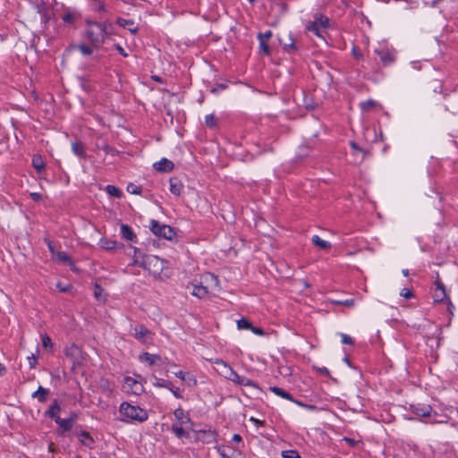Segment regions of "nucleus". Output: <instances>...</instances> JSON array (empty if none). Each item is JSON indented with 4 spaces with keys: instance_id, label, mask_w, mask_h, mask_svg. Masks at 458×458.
<instances>
[{
    "instance_id": "41",
    "label": "nucleus",
    "mask_w": 458,
    "mask_h": 458,
    "mask_svg": "<svg viewBox=\"0 0 458 458\" xmlns=\"http://www.w3.org/2000/svg\"><path fill=\"white\" fill-rule=\"evenodd\" d=\"M283 458H301L298 452L294 450H287L282 453Z\"/></svg>"
},
{
    "instance_id": "12",
    "label": "nucleus",
    "mask_w": 458,
    "mask_h": 458,
    "mask_svg": "<svg viewBox=\"0 0 458 458\" xmlns=\"http://www.w3.org/2000/svg\"><path fill=\"white\" fill-rule=\"evenodd\" d=\"M133 335L135 338L146 343L151 338L152 333L143 326H137L133 329Z\"/></svg>"
},
{
    "instance_id": "52",
    "label": "nucleus",
    "mask_w": 458,
    "mask_h": 458,
    "mask_svg": "<svg viewBox=\"0 0 458 458\" xmlns=\"http://www.w3.org/2000/svg\"><path fill=\"white\" fill-rule=\"evenodd\" d=\"M102 149L106 153V154H111V155H114L115 154V150L111 148L110 146H108L107 144H104L102 146Z\"/></svg>"
},
{
    "instance_id": "15",
    "label": "nucleus",
    "mask_w": 458,
    "mask_h": 458,
    "mask_svg": "<svg viewBox=\"0 0 458 458\" xmlns=\"http://www.w3.org/2000/svg\"><path fill=\"white\" fill-rule=\"evenodd\" d=\"M385 65L390 64L394 61L393 53L388 49L376 50Z\"/></svg>"
},
{
    "instance_id": "53",
    "label": "nucleus",
    "mask_w": 458,
    "mask_h": 458,
    "mask_svg": "<svg viewBox=\"0 0 458 458\" xmlns=\"http://www.w3.org/2000/svg\"><path fill=\"white\" fill-rule=\"evenodd\" d=\"M46 242H47V247H48V250H49V251L51 252L52 257H53V256H54V253H56V252H57V250H55V246H54V243H53L51 241H49V240H46Z\"/></svg>"
},
{
    "instance_id": "9",
    "label": "nucleus",
    "mask_w": 458,
    "mask_h": 458,
    "mask_svg": "<svg viewBox=\"0 0 458 458\" xmlns=\"http://www.w3.org/2000/svg\"><path fill=\"white\" fill-rule=\"evenodd\" d=\"M435 284H436V290H435V293L433 295L435 301L440 302V301H446L448 302V309L450 310L453 305H452L450 299L447 297V294L445 293V288L443 283L437 279V280H436Z\"/></svg>"
},
{
    "instance_id": "37",
    "label": "nucleus",
    "mask_w": 458,
    "mask_h": 458,
    "mask_svg": "<svg viewBox=\"0 0 458 458\" xmlns=\"http://www.w3.org/2000/svg\"><path fill=\"white\" fill-rule=\"evenodd\" d=\"M432 409L430 406L423 407V408H417L415 410V413L419 416L422 417H428L430 415Z\"/></svg>"
},
{
    "instance_id": "56",
    "label": "nucleus",
    "mask_w": 458,
    "mask_h": 458,
    "mask_svg": "<svg viewBox=\"0 0 458 458\" xmlns=\"http://www.w3.org/2000/svg\"><path fill=\"white\" fill-rule=\"evenodd\" d=\"M352 54H353L354 57L357 58V59H361L362 58L361 52L359 49L355 48V47L352 48Z\"/></svg>"
},
{
    "instance_id": "19",
    "label": "nucleus",
    "mask_w": 458,
    "mask_h": 458,
    "mask_svg": "<svg viewBox=\"0 0 458 458\" xmlns=\"http://www.w3.org/2000/svg\"><path fill=\"white\" fill-rule=\"evenodd\" d=\"M183 185L180 180L177 178H172L170 180V191L175 195L179 196L182 193Z\"/></svg>"
},
{
    "instance_id": "43",
    "label": "nucleus",
    "mask_w": 458,
    "mask_h": 458,
    "mask_svg": "<svg viewBox=\"0 0 458 458\" xmlns=\"http://www.w3.org/2000/svg\"><path fill=\"white\" fill-rule=\"evenodd\" d=\"M205 123L208 127L216 126V117L214 114H208L206 116Z\"/></svg>"
},
{
    "instance_id": "5",
    "label": "nucleus",
    "mask_w": 458,
    "mask_h": 458,
    "mask_svg": "<svg viewBox=\"0 0 458 458\" xmlns=\"http://www.w3.org/2000/svg\"><path fill=\"white\" fill-rule=\"evenodd\" d=\"M120 413L125 418V420H136L143 422L148 419V413L145 410L131 405L128 403H123L120 405Z\"/></svg>"
},
{
    "instance_id": "21",
    "label": "nucleus",
    "mask_w": 458,
    "mask_h": 458,
    "mask_svg": "<svg viewBox=\"0 0 458 458\" xmlns=\"http://www.w3.org/2000/svg\"><path fill=\"white\" fill-rule=\"evenodd\" d=\"M49 395V390L39 386L38 389L32 394V397L38 399L41 403H45Z\"/></svg>"
},
{
    "instance_id": "40",
    "label": "nucleus",
    "mask_w": 458,
    "mask_h": 458,
    "mask_svg": "<svg viewBox=\"0 0 458 458\" xmlns=\"http://www.w3.org/2000/svg\"><path fill=\"white\" fill-rule=\"evenodd\" d=\"M259 50L265 55H269L270 50L267 40L259 39Z\"/></svg>"
},
{
    "instance_id": "24",
    "label": "nucleus",
    "mask_w": 458,
    "mask_h": 458,
    "mask_svg": "<svg viewBox=\"0 0 458 458\" xmlns=\"http://www.w3.org/2000/svg\"><path fill=\"white\" fill-rule=\"evenodd\" d=\"M312 243L321 250H328L331 247L328 242L321 239L318 235L312 237Z\"/></svg>"
},
{
    "instance_id": "38",
    "label": "nucleus",
    "mask_w": 458,
    "mask_h": 458,
    "mask_svg": "<svg viewBox=\"0 0 458 458\" xmlns=\"http://www.w3.org/2000/svg\"><path fill=\"white\" fill-rule=\"evenodd\" d=\"M214 363L216 365V370L218 372L219 375H221V371L225 370L226 369V367L228 366V364L226 362H225L224 360H222L220 359H216L214 361Z\"/></svg>"
},
{
    "instance_id": "62",
    "label": "nucleus",
    "mask_w": 458,
    "mask_h": 458,
    "mask_svg": "<svg viewBox=\"0 0 458 458\" xmlns=\"http://www.w3.org/2000/svg\"><path fill=\"white\" fill-rule=\"evenodd\" d=\"M116 48L123 56H127V54L124 52L123 47H121L120 46H117Z\"/></svg>"
},
{
    "instance_id": "31",
    "label": "nucleus",
    "mask_w": 458,
    "mask_h": 458,
    "mask_svg": "<svg viewBox=\"0 0 458 458\" xmlns=\"http://www.w3.org/2000/svg\"><path fill=\"white\" fill-rule=\"evenodd\" d=\"M377 106V103L372 99L360 103V108L363 112H369Z\"/></svg>"
},
{
    "instance_id": "60",
    "label": "nucleus",
    "mask_w": 458,
    "mask_h": 458,
    "mask_svg": "<svg viewBox=\"0 0 458 458\" xmlns=\"http://www.w3.org/2000/svg\"><path fill=\"white\" fill-rule=\"evenodd\" d=\"M173 393V394L176 397V398H182V395L180 394V393L177 391V390H174L173 388L170 389Z\"/></svg>"
},
{
    "instance_id": "26",
    "label": "nucleus",
    "mask_w": 458,
    "mask_h": 458,
    "mask_svg": "<svg viewBox=\"0 0 458 458\" xmlns=\"http://www.w3.org/2000/svg\"><path fill=\"white\" fill-rule=\"evenodd\" d=\"M72 149L75 155H77L82 158L85 157V149H84V146L81 142H79V141L72 142Z\"/></svg>"
},
{
    "instance_id": "35",
    "label": "nucleus",
    "mask_w": 458,
    "mask_h": 458,
    "mask_svg": "<svg viewBox=\"0 0 458 458\" xmlns=\"http://www.w3.org/2000/svg\"><path fill=\"white\" fill-rule=\"evenodd\" d=\"M103 293H104V290L98 284H96L95 288H94L95 298L100 301H104L106 299H105Z\"/></svg>"
},
{
    "instance_id": "11",
    "label": "nucleus",
    "mask_w": 458,
    "mask_h": 458,
    "mask_svg": "<svg viewBox=\"0 0 458 458\" xmlns=\"http://www.w3.org/2000/svg\"><path fill=\"white\" fill-rule=\"evenodd\" d=\"M52 260L55 263L66 264L72 269H75L74 263L72 262L71 257L64 251H57L56 253H54Z\"/></svg>"
},
{
    "instance_id": "4",
    "label": "nucleus",
    "mask_w": 458,
    "mask_h": 458,
    "mask_svg": "<svg viewBox=\"0 0 458 458\" xmlns=\"http://www.w3.org/2000/svg\"><path fill=\"white\" fill-rule=\"evenodd\" d=\"M86 35L94 49H98L105 41L106 29L98 22H89Z\"/></svg>"
},
{
    "instance_id": "17",
    "label": "nucleus",
    "mask_w": 458,
    "mask_h": 458,
    "mask_svg": "<svg viewBox=\"0 0 458 458\" xmlns=\"http://www.w3.org/2000/svg\"><path fill=\"white\" fill-rule=\"evenodd\" d=\"M117 23L125 29H127L129 31H131L132 34L137 33L139 28L131 20H125L119 18L117 19Z\"/></svg>"
},
{
    "instance_id": "59",
    "label": "nucleus",
    "mask_w": 458,
    "mask_h": 458,
    "mask_svg": "<svg viewBox=\"0 0 458 458\" xmlns=\"http://www.w3.org/2000/svg\"><path fill=\"white\" fill-rule=\"evenodd\" d=\"M250 420H251V421H253V422H254L255 424H257V425H261V426H262V425L264 424V422H263V421H261V420H258V419H255V418H253V417H251V418H250Z\"/></svg>"
},
{
    "instance_id": "23",
    "label": "nucleus",
    "mask_w": 458,
    "mask_h": 458,
    "mask_svg": "<svg viewBox=\"0 0 458 458\" xmlns=\"http://www.w3.org/2000/svg\"><path fill=\"white\" fill-rule=\"evenodd\" d=\"M140 360L148 362L149 365H154L157 360H160L161 358L157 354L144 352L140 356Z\"/></svg>"
},
{
    "instance_id": "8",
    "label": "nucleus",
    "mask_w": 458,
    "mask_h": 458,
    "mask_svg": "<svg viewBox=\"0 0 458 458\" xmlns=\"http://www.w3.org/2000/svg\"><path fill=\"white\" fill-rule=\"evenodd\" d=\"M150 229L154 234L166 240H173L175 237L174 230L166 225H160L157 221L152 220Z\"/></svg>"
},
{
    "instance_id": "58",
    "label": "nucleus",
    "mask_w": 458,
    "mask_h": 458,
    "mask_svg": "<svg viewBox=\"0 0 458 458\" xmlns=\"http://www.w3.org/2000/svg\"><path fill=\"white\" fill-rule=\"evenodd\" d=\"M233 440L234 442L240 443L242 441V437L238 434L233 435Z\"/></svg>"
},
{
    "instance_id": "22",
    "label": "nucleus",
    "mask_w": 458,
    "mask_h": 458,
    "mask_svg": "<svg viewBox=\"0 0 458 458\" xmlns=\"http://www.w3.org/2000/svg\"><path fill=\"white\" fill-rule=\"evenodd\" d=\"M121 244H119L116 241L109 240L106 238H102L100 240L101 248L106 250H113L117 249Z\"/></svg>"
},
{
    "instance_id": "34",
    "label": "nucleus",
    "mask_w": 458,
    "mask_h": 458,
    "mask_svg": "<svg viewBox=\"0 0 458 458\" xmlns=\"http://www.w3.org/2000/svg\"><path fill=\"white\" fill-rule=\"evenodd\" d=\"M352 148L353 149L354 154L360 153L361 154V160H364V158L369 155V151L362 149L360 148L354 141H351L350 143Z\"/></svg>"
},
{
    "instance_id": "39",
    "label": "nucleus",
    "mask_w": 458,
    "mask_h": 458,
    "mask_svg": "<svg viewBox=\"0 0 458 458\" xmlns=\"http://www.w3.org/2000/svg\"><path fill=\"white\" fill-rule=\"evenodd\" d=\"M239 329H250L251 324L246 318H241L237 321Z\"/></svg>"
},
{
    "instance_id": "30",
    "label": "nucleus",
    "mask_w": 458,
    "mask_h": 458,
    "mask_svg": "<svg viewBox=\"0 0 458 458\" xmlns=\"http://www.w3.org/2000/svg\"><path fill=\"white\" fill-rule=\"evenodd\" d=\"M79 440L86 446H90L94 442L93 438L86 431H82L79 434Z\"/></svg>"
},
{
    "instance_id": "44",
    "label": "nucleus",
    "mask_w": 458,
    "mask_h": 458,
    "mask_svg": "<svg viewBox=\"0 0 458 458\" xmlns=\"http://www.w3.org/2000/svg\"><path fill=\"white\" fill-rule=\"evenodd\" d=\"M400 295L402 297H403L404 299H411L413 297V293H412L411 290H410L408 288L402 289V291L400 292Z\"/></svg>"
},
{
    "instance_id": "13",
    "label": "nucleus",
    "mask_w": 458,
    "mask_h": 458,
    "mask_svg": "<svg viewBox=\"0 0 458 458\" xmlns=\"http://www.w3.org/2000/svg\"><path fill=\"white\" fill-rule=\"evenodd\" d=\"M174 414L180 425H190V428H192L193 423L191 422L188 412L184 411L181 408H178L174 411Z\"/></svg>"
},
{
    "instance_id": "36",
    "label": "nucleus",
    "mask_w": 458,
    "mask_h": 458,
    "mask_svg": "<svg viewBox=\"0 0 458 458\" xmlns=\"http://www.w3.org/2000/svg\"><path fill=\"white\" fill-rule=\"evenodd\" d=\"M172 430L173 432L178 437H185L187 436L186 434V431L185 429L182 428V425L178 426V425H173L172 426Z\"/></svg>"
},
{
    "instance_id": "48",
    "label": "nucleus",
    "mask_w": 458,
    "mask_h": 458,
    "mask_svg": "<svg viewBox=\"0 0 458 458\" xmlns=\"http://www.w3.org/2000/svg\"><path fill=\"white\" fill-rule=\"evenodd\" d=\"M272 37V32L270 30L266 31L265 33H259L258 35L259 39H263L268 41Z\"/></svg>"
},
{
    "instance_id": "7",
    "label": "nucleus",
    "mask_w": 458,
    "mask_h": 458,
    "mask_svg": "<svg viewBox=\"0 0 458 458\" xmlns=\"http://www.w3.org/2000/svg\"><path fill=\"white\" fill-rule=\"evenodd\" d=\"M65 355L72 362V369L80 368L86 360V354L76 344H72L65 349Z\"/></svg>"
},
{
    "instance_id": "18",
    "label": "nucleus",
    "mask_w": 458,
    "mask_h": 458,
    "mask_svg": "<svg viewBox=\"0 0 458 458\" xmlns=\"http://www.w3.org/2000/svg\"><path fill=\"white\" fill-rule=\"evenodd\" d=\"M76 415L72 414L69 419H61L60 417L55 418V422L62 428L64 430H70L72 427L73 420H75Z\"/></svg>"
},
{
    "instance_id": "47",
    "label": "nucleus",
    "mask_w": 458,
    "mask_h": 458,
    "mask_svg": "<svg viewBox=\"0 0 458 458\" xmlns=\"http://www.w3.org/2000/svg\"><path fill=\"white\" fill-rule=\"evenodd\" d=\"M63 21L65 23H72L74 21V15L71 13H66L63 15Z\"/></svg>"
},
{
    "instance_id": "50",
    "label": "nucleus",
    "mask_w": 458,
    "mask_h": 458,
    "mask_svg": "<svg viewBox=\"0 0 458 458\" xmlns=\"http://www.w3.org/2000/svg\"><path fill=\"white\" fill-rule=\"evenodd\" d=\"M341 338H342V343L344 344H353V340L351 336L345 335V334H342L341 335Z\"/></svg>"
},
{
    "instance_id": "61",
    "label": "nucleus",
    "mask_w": 458,
    "mask_h": 458,
    "mask_svg": "<svg viewBox=\"0 0 458 458\" xmlns=\"http://www.w3.org/2000/svg\"><path fill=\"white\" fill-rule=\"evenodd\" d=\"M344 441H346L350 445H355V441L353 439H352V438L345 437Z\"/></svg>"
},
{
    "instance_id": "63",
    "label": "nucleus",
    "mask_w": 458,
    "mask_h": 458,
    "mask_svg": "<svg viewBox=\"0 0 458 458\" xmlns=\"http://www.w3.org/2000/svg\"><path fill=\"white\" fill-rule=\"evenodd\" d=\"M188 379L190 381H192L193 385L197 384V380H196V378L193 376L188 377Z\"/></svg>"
},
{
    "instance_id": "25",
    "label": "nucleus",
    "mask_w": 458,
    "mask_h": 458,
    "mask_svg": "<svg viewBox=\"0 0 458 458\" xmlns=\"http://www.w3.org/2000/svg\"><path fill=\"white\" fill-rule=\"evenodd\" d=\"M269 390H270L271 392H273L275 394H276V395H278V396H280V397H282V398H284V399H287V400H290V401L294 402V400H293V398L292 397V395H291L289 393L285 392V391H284V389H282V388H279V387H277V386H270V387H269Z\"/></svg>"
},
{
    "instance_id": "46",
    "label": "nucleus",
    "mask_w": 458,
    "mask_h": 458,
    "mask_svg": "<svg viewBox=\"0 0 458 458\" xmlns=\"http://www.w3.org/2000/svg\"><path fill=\"white\" fill-rule=\"evenodd\" d=\"M155 386H157L158 387H165L168 389H172V386H173V385L170 381H165V380L158 381L155 384Z\"/></svg>"
},
{
    "instance_id": "10",
    "label": "nucleus",
    "mask_w": 458,
    "mask_h": 458,
    "mask_svg": "<svg viewBox=\"0 0 458 458\" xmlns=\"http://www.w3.org/2000/svg\"><path fill=\"white\" fill-rule=\"evenodd\" d=\"M124 387L127 389V391H130L137 395H140L144 391L143 385L131 377H124Z\"/></svg>"
},
{
    "instance_id": "14",
    "label": "nucleus",
    "mask_w": 458,
    "mask_h": 458,
    "mask_svg": "<svg viewBox=\"0 0 458 458\" xmlns=\"http://www.w3.org/2000/svg\"><path fill=\"white\" fill-rule=\"evenodd\" d=\"M156 170L163 173L171 172L174 169V163L167 158H162L154 164Z\"/></svg>"
},
{
    "instance_id": "57",
    "label": "nucleus",
    "mask_w": 458,
    "mask_h": 458,
    "mask_svg": "<svg viewBox=\"0 0 458 458\" xmlns=\"http://www.w3.org/2000/svg\"><path fill=\"white\" fill-rule=\"evenodd\" d=\"M175 375H176V377H178L182 380H185L186 379V373L183 372V371H179Z\"/></svg>"
},
{
    "instance_id": "29",
    "label": "nucleus",
    "mask_w": 458,
    "mask_h": 458,
    "mask_svg": "<svg viewBox=\"0 0 458 458\" xmlns=\"http://www.w3.org/2000/svg\"><path fill=\"white\" fill-rule=\"evenodd\" d=\"M61 411V408L57 403V401H54V403L50 405L49 410L47 411V415L55 420V418L58 417L57 413Z\"/></svg>"
},
{
    "instance_id": "42",
    "label": "nucleus",
    "mask_w": 458,
    "mask_h": 458,
    "mask_svg": "<svg viewBox=\"0 0 458 458\" xmlns=\"http://www.w3.org/2000/svg\"><path fill=\"white\" fill-rule=\"evenodd\" d=\"M332 303L334 304H341V305H344L346 307H353L355 302H354V300L352 299H350V300H344V301H337V300H334L331 301Z\"/></svg>"
},
{
    "instance_id": "2",
    "label": "nucleus",
    "mask_w": 458,
    "mask_h": 458,
    "mask_svg": "<svg viewBox=\"0 0 458 458\" xmlns=\"http://www.w3.org/2000/svg\"><path fill=\"white\" fill-rule=\"evenodd\" d=\"M137 249L134 248V263L139 264L147 269L154 277L158 279H163L167 277L166 274H164V270L165 267V262L159 259L157 256H146L142 259V260L139 259L137 256Z\"/></svg>"
},
{
    "instance_id": "51",
    "label": "nucleus",
    "mask_w": 458,
    "mask_h": 458,
    "mask_svg": "<svg viewBox=\"0 0 458 458\" xmlns=\"http://www.w3.org/2000/svg\"><path fill=\"white\" fill-rule=\"evenodd\" d=\"M56 287L59 289L60 292L63 293L69 292L72 289L71 284L63 285L62 283H57Z\"/></svg>"
},
{
    "instance_id": "33",
    "label": "nucleus",
    "mask_w": 458,
    "mask_h": 458,
    "mask_svg": "<svg viewBox=\"0 0 458 458\" xmlns=\"http://www.w3.org/2000/svg\"><path fill=\"white\" fill-rule=\"evenodd\" d=\"M41 339H42V345L43 347L46 349V350H48L50 352L53 351V347H54V344L51 340V338L47 335H41Z\"/></svg>"
},
{
    "instance_id": "32",
    "label": "nucleus",
    "mask_w": 458,
    "mask_h": 458,
    "mask_svg": "<svg viewBox=\"0 0 458 458\" xmlns=\"http://www.w3.org/2000/svg\"><path fill=\"white\" fill-rule=\"evenodd\" d=\"M106 191L110 196L115 197L118 199L122 198V196H123L122 191L114 185H107Z\"/></svg>"
},
{
    "instance_id": "54",
    "label": "nucleus",
    "mask_w": 458,
    "mask_h": 458,
    "mask_svg": "<svg viewBox=\"0 0 458 458\" xmlns=\"http://www.w3.org/2000/svg\"><path fill=\"white\" fill-rule=\"evenodd\" d=\"M250 330H251L254 334H256V335H265V332H264V331H263V329H261L260 327H252V326H251Z\"/></svg>"
},
{
    "instance_id": "20",
    "label": "nucleus",
    "mask_w": 458,
    "mask_h": 458,
    "mask_svg": "<svg viewBox=\"0 0 458 458\" xmlns=\"http://www.w3.org/2000/svg\"><path fill=\"white\" fill-rule=\"evenodd\" d=\"M98 387L101 389L102 393L106 396H110L113 393V388L106 378H100L98 381Z\"/></svg>"
},
{
    "instance_id": "28",
    "label": "nucleus",
    "mask_w": 458,
    "mask_h": 458,
    "mask_svg": "<svg viewBox=\"0 0 458 458\" xmlns=\"http://www.w3.org/2000/svg\"><path fill=\"white\" fill-rule=\"evenodd\" d=\"M32 165L38 173H41L45 168V162L40 156H34L32 158Z\"/></svg>"
},
{
    "instance_id": "49",
    "label": "nucleus",
    "mask_w": 458,
    "mask_h": 458,
    "mask_svg": "<svg viewBox=\"0 0 458 458\" xmlns=\"http://www.w3.org/2000/svg\"><path fill=\"white\" fill-rule=\"evenodd\" d=\"M127 190L131 194H140V189L138 186L134 185V184H130L127 187Z\"/></svg>"
},
{
    "instance_id": "1",
    "label": "nucleus",
    "mask_w": 458,
    "mask_h": 458,
    "mask_svg": "<svg viewBox=\"0 0 458 458\" xmlns=\"http://www.w3.org/2000/svg\"><path fill=\"white\" fill-rule=\"evenodd\" d=\"M218 286V279L213 274L205 273L200 276L199 282H192L187 285V290L198 298H205L208 293Z\"/></svg>"
},
{
    "instance_id": "64",
    "label": "nucleus",
    "mask_w": 458,
    "mask_h": 458,
    "mask_svg": "<svg viewBox=\"0 0 458 458\" xmlns=\"http://www.w3.org/2000/svg\"><path fill=\"white\" fill-rule=\"evenodd\" d=\"M284 47H293V42L291 38H289V44H284Z\"/></svg>"
},
{
    "instance_id": "3",
    "label": "nucleus",
    "mask_w": 458,
    "mask_h": 458,
    "mask_svg": "<svg viewBox=\"0 0 458 458\" xmlns=\"http://www.w3.org/2000/svg\"><path fill=\"white\" fill-rule=\"evenodd\" d=\"M221 376L238 386L247 387L250 395H255L262 391L257 383L244 376L239 375L229 365L225 370L221 371Z\"/></svg>"
},
{
    "instance_id": "6",
    "label": "nucleus",
    "mask_w": 458,
    "mask_h": 458,
    "mask_svg": "<svg viewBox=\"0 0 458 458\" xmlns=\"http://www.w3.org/2000/svg\"><path fill=\"white\" fill-rule=\"evenodd\" d=\"M329 27V19L320 13L314 15V20L308 21L306 29L316 36L323 38V33Z\"/></svg>"
},
{
    "instance_id": "45",
    "label": "nucleus",
    "mask_w": 458,
    "mask_h": 458,
    "mask_svg": "<svg viewBox=\"0 0 458 458\" xmlns=\"http://www.w3.org/2000/svg\"><path fill=\"white\" fill-rule=\"evenodd\" d=\"M28 361L31 369L35 368L38 363V354H31L28 357Z\"/></svg>"
},
{
    "instance_id": "16",
    "label": "nucleus",
    "mask_w": 458,
    "mask_h": 458,
    "mask_svg": "<svg viewBox=\"0 0 458 458\" xmlns=\"http://www.w3.org/2000/svg\"><path fill=\"white\" fill-rule=\"evenodd\" d=\"M121 234L122 237L129 242H136L137 236L133 233L132 229L127 225H121Z\"/></svg>"
},
{
    "instance_id": "27",
    "label": "nucleus",
    "mask_w": 458,
    "mask_h": 458,
    "mask_svg": "<svg viewBox=\"0 0 458 458\" xmlns=\"http://www.w3.org/2000/svg\"><path fill=\"white\" fill-rule=\"evenodd\" d=\"M76 47H78L81 54L84 55H90L93 53L94 48L93 47H89L85 44H81L78 47H76L75 45H71L68 48V51H71Z\"/></svg>"
},
{
    "instance_id": "55",
    "label": "nucleus",
    "mask_w": 458,
    "mask_h": 458,
    "mask_svg": "<svg viewBox=\"0 0 458 458\" xmlns=\"http://www.w3.org/2000/svg\"><path fill=\"white\" fill-rule=\"evenodd\" d=\"M30 197L35 200V201H40L42 199V195L38 193V192H31L30 193Z\"/></svg>"
}]
</instances>
